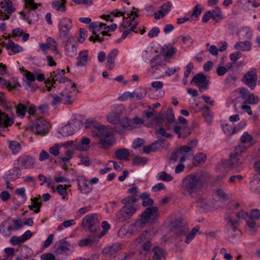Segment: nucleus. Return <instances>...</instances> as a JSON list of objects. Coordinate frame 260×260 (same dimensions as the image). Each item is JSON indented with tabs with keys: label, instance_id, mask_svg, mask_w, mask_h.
Here are the masks:
<instances>
[{
	"label": "nucleus",
	"instance_id": "obj_1",
	"mask_svg": "<svg viewBox=\"0 0 260 260\" xmlns=\"http://www.w3.org/2000/svg\"><path fill=\"white\" fill-rule=\"evenodd\" d=\"M85 127L91 129L90 133L93 137L99 138V143L101 148L107 149L113 145L114 138L113 133L106 126L96 121L87 120Z\"/></svg>",
	"mask_w": 260,
	"mask_h": 260
},
{
	"label": "nucleus",
	"instance_id": "obj_2",
	"mask_svg": "<svg viewBox=\"0 0 260 260\" xmlns=\"http://www.w3.org/2000/svg\"><path fill=\"white\" fill-rule=\"evenodd\" d=\"M159 216L158 207L147 208L141 215L140 219L132 223L128 227L129 235L133 236L139 233L147 223L152 224L156 222Z\"/></svg>",
	"mask_w": 260,
	"mask_h": 260
},
{
	"label": "nucleus",
	"instance_id": "obj_3",
	"mask_svg": "<svg viewBox=\"0 0 260 260\" xmlns=\"http://www.w3.org/2000/svg\"><path fill=\"white\" fill-rule=\"evenodd\" d=\"M203 185L204 182L201 176L195 174L186 176L182 181V188L192 198H197L198 197V193Z\"/></svg>",
	"mask_w": 260,
	"mask_h": 260
},
{
	"label": "nucleus",
	"instance_id": "obj_4",
	"mask_svg": "<svg viewBox=\"0 0 260 260\" xmlns=\"http://www.w3.org/2000/svg\"><path fill=\"white\" fill-rule=\"evenodd\" d=\"M78 90L75 83L71 82V84L59 93L61 95L62 103L64 105H71L74 102Z\"/></svg>",
	"mask_w": 260,
	"mask_h": 260
},
{
	"label": "nucleus",
	"instance_id": "obj_5",
	"mask_svg": "<svg viewBox=\"0 0 260 260\" xmlns=\"http://www.w3.org/2000/svg\"><path fill=\"white\" fill-rule=\"evenodd\" d=\"M226 230L231 240H235L237 237L241 236L242 232L239 229V221L233 219L231 216L226 218Z\"/></svg>",
	"mask_w": 260,
	"mask_h": 260
},
{
	"label": "nucleus",
	"instance_id": "obj_6",
	"mask_svg": "<svg viewBox=\"0 0 260 260\" xmlns=\"http://www.w3.org/2000/svg\"><path fill=\"white\" fill-rule=\"evenodd\" d=\"M139 208L138 205H124L116 213V219L119 222L125 221L131 218Z\"/></svg>",
	"mask_w": 260,
	"mask_h": 260
},
{
	"label": "nucleus",
	"instance_id": "obj_7",
	"mask_svg": "<svg viewBox=\"0 0 260 260\" xmlns=\"http://www.w3.org/2000/svg\"><path fill=\"white\" fill-rule=\"evenodd\" d=\"M82 225L86 230L92 233H95L99 228V221L95 214H90L83 217Z\"/></svg>",
	"mask_w": 260,
	"mask_h": 260
},
{
	"label": "nucleus",
	"instance_id": "obj_8",
	"mask_svg": "<svg viewBox=\"0 0 260 260\" xmlns=\"http://www.w3.org/2000/svg\"><path fill=\"white\" fill-rule=\"evenodd\" d=\"M243 162V159L241 158L240 154L237 151L234 154H232L230 156V158L221 161L218 165V168L221 169L223 168L236 169Z\"/></svg>",
	"mask_w": 260,
	"mask_h": 260
},
{
	"label": "nucleus",
	"instance_id": "obj_9",
	"mask_svg": "<svg viewBox=\"0 0 260 260\" xmlns=\"http://www.w3.org/2000/svg\"><path fill=\"white\" fill-rule=\"evenodd\" d=\"M72 27V22L70 19L64 18L59 23V37L63 39L73 38L70 35V30Z\"/></svg>",
	"mask_w": 260,
	"mask_h": 260
},
{
	"label": "nucleus",
	"instance_id": "obj_10",
	"mask_svg": "<svg viewBox=\"0 0 260 260\" xmlns=\"http://www.w3.org/2000/svg\"><path fill=\"white\" fill-rule=\"evenodd\" d=\"M190 83H194L199 88V91L203 92L208 89L210 81L204 74L198 73L193 77Z\"/></svg>",
	"mask_w": 260,
	"mask_h": 260
},
{
	"label": "nucleus",
	"instance_id": "obj_11",
	"mask_svg": "<svg viewBox=\"0 0 260 260\" xmlns=\"http://www.w3.org/2000/svg\"><path fill=\"white\" fill-rule=\"evenodd\" d=\"M172 231L177 236H185L188 232L187 223L183 219H178L172 223Z\"/></svg>",
	"mask_w": 260,
	"mask_h": 260
},
{
	"label": "nucleus",
	"instance_id": "obj_12",
	"mask_svg": "<svg viewBox=\"0 0 260 260\" xmlns=\"http://www.w3.org/2000/svg\"><path fill=\"white\" fill-rule=\"evenodd\" d=\"M79 122L75 120L69 121L67 124L62 126L59 130V133L63 137L72 135L79 129Z\"/></svg>",
	"mask_w": 260,
	"mask_h": 260
},
{
	"label": "nucleus",
	"instance_id": "obj_13",
	"mask_svg": "<svg viewBox=\"0 0 260 260\" xmlns=\"http://www.w3.org/2000/svg\"><path fill=\"white\" fill-rule=\"evenodd\" d=\"M135 245L141 246L144 251H148L150 250L152 245L147 234L142 233L134 241Z\"/></svg>",
	"mask_w": 260,
	"mask_h": 260
},
{
	"label": "nucleus",
	"instance_id": "obj_14",
	"mask_svg": "<svg viewBox=\"0 0 260 260\" xmlns=\"http://www.w3.org/2000/svg\"><path fill=\"white\" fill-rule=\"evenodd\" d=\"M143 123V119L137 117L133 119H129L128 117H125L120 121L121 126L125 130L135 128L138 124H141Z\"/></svg>",
	"mask_w": 260,
	"mask_h": 260
},
{
	"label": "nucleus",
	"instance_id": "obj_15",
	"mask_svg": "<svg viewBox=\"0 0 260 260\" xmlns=\"http://www.w3.org/2000/svg\"><path fill=\"white\" fill-rule=\"evenodd\" d=\"M257 76L255 70L247 72L244 76L242 81L250 89H253L256 85Z\"/></svg>",
	"mask_w": 260,
	"mask_h": 260
},
{
	"label": "nucleus",
	"instance_id": "obj_16",
	"mask_svg": "<svg viewBox=\"0 0 260 260\" xmlns=\"http://www.w3.org/2000/svg\"><path fill=\"white\" fill-rule=\"evenodd\" d=\"M18 165L24 169H30L34 167L35 161L30 155H22L17 159Z\"/></svg>",
	"mask_w": 260,
	"mask_h": 260
},
{
	"label": "nucleus",
	"instance_id": "obj_17",
	"mask_svg": "<svg viewBox=\"0 0 260 260\" xmlns=\"http://www.w3.org/2000/svg\"><path fill=\"white\" fill-rule=\"evenodd\" d=\"M150 63L151 67L149 69V72H151L152 75L156 73L158 67H161L163 71L166 69V64L162 63V59L159 55H157L152 58L150 61Z\"/></svg>",
	"mask_w": 260,
	"mask_h": 260
},
{
	"label": "nucleus",
	"instance_id": "obj_18",
	"mask_svg": "<svg viewBox=\"0 0 260 260\" xmlns=\"http://www.w3.org/2000/svg\"><path fill=\"white\" fill-rule=\"evenodd\" d=\"M32 128L36 134L43 136L48 132V124L46 121L41 119L35 122Z\"/></svg>",
	"mask_w": 260,
	"mask_h": 260
},
{
	"label": "nucleus",
	"instance_id": "obj_19",
	"mask_svg": "<svg viewBox=\"0 0 260 260\" xmlns=\"http://www.w3.org/2000/svg\"><path fill=\"white\" fill-rule=\"evenodd\" d=\"M71 244L68 243L65 239L60 240L59 241V245L54 251L56 256H59L69 251L71 247Z\"/></svg>",
	"mask_w": 260,
	"mask_h": 260
},
{
	"label": "nucleus",
	"instance_id": "obj_20",
	"mask_svg": "<svg viewBox=\"0 0 260 260\" xmlns=\"http://www.w3.org/2000/svg\"><path fill=\"white\" fill-rule=\"evenodd\" d=\"M64 70L57 69L51 74L52 77L51 81L53 83H55V81H58L60 83H64L68 81L71 82V80L64 77Z\"/></svg>",
	"mask_w": 260,
	"mask_h": 260
},
{
	"label": "nucleus",
	"instance_id": "obj_21",
	"mask_svg": "<svg viewBox=\"0 0 260 260\" xmlns=\"http://www.w3.org/2000/svg\"><path fill=\"white\" fill-rule=\"evenodd\" d=\"M122 249V244L120 243H115L110 246L105 247L103 250V252L107 256L114 255Z\"/></svg>",
	"mask_w": 260,
	"mask_h": 260
},
{
	"label": "nucleus",
	"instance_id": "obj_22",
	"mask_svg": "<svg viewBox=\"0 0 260 260\" xmlns=\"http://www.w3.org/2000/svg\"><path fill=\"white\" fill-rule=\"evenodd\" d=\"M67 41L64 46L65 52L67 55L70 57L75 56L77 52V48L75 44H72V40H74V38L66 39Z\"/></svg>",
	"mask_w": 260,
	"mask_h": 260
},
{
	"label": "nucleus",
	"instance_id": "obj_23",
	"mask_svg": "<svg viewBox=\"0 0 260 260\" xmlns=\"http://www.w3.org/2000/svg\"><path fill=\"white\" fill-rule=\"evenodd\" d=\"M171 7V4L168 2L162 5L160 8V10L157 13L154 14V18L156 19H159L162 18L166 14H167L170 11Z\"/></svg>",
	"mask_w": 260,
	"mask_h": 260
},
{
	"label": "nucleus",
	"instance_id": "obj_24",
	"mask_svg": "<svg viewBox=\"0 0 260 260\" xmlns=\"http://www.w3.org/2000/svg\"><path fill=\"white\" fill-rule=\"evenodd\" d=\"M78 186L80 191L84 194L89 193L92 189V187L87 180H81L78 181Z\"/></svg>",
	"mask_w": 260,
	"mask_h": 260
},
{
	"label": "nucleus",
	"instance_id": "obj_25",
	"mask_svg": "<svg viewBox=\"0 0 260 260\" xmlns=\"http://www.w3.org/2000/svg\"><path fill=\"white\" fill-rule=\"evenodd\" d=\"M129 156V152L126 148H120L117 149L115 152V157L120 160H128Z\"/></svg>",
	"mask_w": 260,
	"mask_h": 260
},
{
	"label": "nucleus",
	"instance_id": "obj_26",
	"mask_svg": "<svg viewBox=\"0 0 260 260\" xmlns=\"http://www.w3.org/2000/svg\"><path fill=\"white\" fill-rule=\"evenodd\" d=\"M88 53L87 51H83L79 52L77 57V66L78 67L85 66L88 61Z\"/></svg>",
	"mask_w": 260,
	"mask_h": 260
},
{
	"label": "nucleus",
	"instance_id": "obj_27",
	"mask_svg": "<svg viewBox=\"0 0 260 260\" xmlns=\"http://www.w3.org/2000/svg\"><path fill=\"white\" fill-rule=\"evenodd\" d=\"M40 199V196H39L38 197L31 199L30 201L31 204L28 206L29 208L31 210L34 211L36 213H38L40 211V207L42 206V203L38 202Z\"/></svg>",
	"mask_w": 260,
	"mask_h": 260
},
{
	"label": "nucleus",
	"instance_id": "obj_28",
	"mask_svg": "<svg viewBox=\"0 0 260 260\" xmlns=\"http://www.w3.org/2000/svg\"><path fill=\"white\" fill-rule=\"evenodd\" d=\"M8 224V221L6 220L2 222L0 225V232L2 233L4 236L8 237L12 233L13 228L11 225L9 224L7 226Z\"/></svg>",
	"mask_w": 260,
	"mask_h": 260
},
{
	"label": "nucleus",
	"instance_id": "obj_29",
	"mask_svg": "<svg viewBox=\"0 0 260 260\" xmlns=\"http://www.w3.org/2000/svg\"><path fill=\"white\" fill-rule=\"evenodd\" d=\"M152 251L154 252L152 260H160L162 258H165L166 253L161 248L155 246L153 248Z\"/></svg>",
	"mask_w": 260,
	"mask_h": 260
},
{
	"label": "nucleus",
	"instance_id": "obj_30",
	"mask_svg": "<svg viewBox=\"0 0 260 260\" xmlns=\"http://www.w3.org/2000/svg\"><path fill=\"white\" fill-rule=\"evenodd\" d=\"M139 198L142 200V205L143 207L149 206V208L152 207L153 201L150 198L149 194L147 192L142 193L139 197Z\"/></svg>",
	"mask_w": 260,
	"mask_h": 260
},
{
	"label": "nucleus",
	"instance_id": "obj_31",
	"mask_svg": "<svg viewBox=\"0 0 260 260\" xmlns=\"http://www.w3.org/2000/svg\"><path fill=\"white\" fill-rule=\"evenodd\" d=\"M143 97V95L141 93H136L135 92H125L119 98V99L122 101L126 100L128 98H136V100H139L142 99Z\"/></svg>",
	"mask_w": 260,
	"mask_h": 260
},
{
	"label": "nucleus",
	"instance_id": "obj_32",
	"mask_svg": "<svg viewBox=\"0 0 260 260\" xmlns=\"http://www.w3.org/2000/svg\"><path fill=\"white\" fill-rule=\"evenodd\" d=\"M118 51L117 49L112 50L110 53L108 55L107 64L110 70L113 69L114 67L115 59L117 56Z\"/></svg>",
	"mask_w": 260,
	"mask_h": 260
},
{
	"label": "nucleus",
	"instance_id": "obj_33",
	"mask_svg": "<svg viewBox=\"0 0 260 260\" xmlns=\"http://www.w3.org/2000/svg\"><path fill=\"white\" fill-rule=\"evenodd\" d=\"M14 123L7 114L0 111V124H3L5 127L12 125Z\"/></svg>",
	"mask_w": 260,
	"mask_h": 260
},
{
	"label": "nucleus",
	"instance_id": "obj_34",
	"mask_svg": "<svg viewBox=\"0 0 260 260\" xmlns=\"http://www.w3.org/2000/svg\"><path fill=\"white\" fill-rule=\"evenodd\" d=\"M120 117L119 113L113 112L107 115V120L111 124H117L120 122Z\"/></svg>",
	"mask_w": 260,
	"mask_h": 260
},
{
	"label": "nucleus",
	"instance_id": "obj_35",
	"mask_svg": "<svg viewBox=\"0 0 260 260\" xmlns=\"http://www.w3.org/2000/svg\"><path fill=\"white\" fill-rule=\"evenodd\" d=\"M66 0L54 1L52 3V7L57 11L64 12L66 11Z\"/></svg>",
	"mask_w": 260,
	"mask_h": 260
},
{
	"label": "nucleus",
	"instance_id": "obj_36",
	"mask_svg": "<svg viewBox=\"0 0 260 260\" xmlns=\"http://www.w3.org/2000/svg\"><path fill=\"white\" fill-rule=\"evenodd\" d=\"M139 198L136 197V195H131L123 199L121 202L124 206L137 205L134 203L138 201Z\"/></svg>",
	"mask_w": 260,
	"mask_h": 260
},
{
	"label": "nucleus",
	"instance_id": "obj_37",
	"mask_svg": "<svg viewBox=\"0 0 260 260\" xmlns=\"http://www.w3.org/2000/svg\"><path fill=\"white\" fill-rule=\"evenodd\" d=\"M9 148L13 154H18L21 149L20 144L16 141H9Z\"/></svg>",
	"mask_w": 260,
	"mask_h": 260
},
{
	"label": "nucleus",
	"instance_id": "obj_38",
	"mask_svg": "<svg viewBox=\"0 0 260 260\" xmlns=\"http://www.w3.org/2000/svg\"><path fill=\"white\" fill-rule=\"evenodd\" d=\"M234 47L236 49L248 51L251 49V45L250 43L248 41L239 42L235 44Z\"/></svg>",
	"mask_w": 260,
	"mask_h": 260
},
{
	"label": "nucleus",
	"instance_id": "obj_39",
	"mask_svg": "<svg viewBox=\"0 0 260 260\" xmlns=\"http://www.w3.org/2000/svg\"><path fill=\"white\" fill-rule=\"evenodd\" d=\"M166 119L167 121V123L166 125V127L167 129H170V123H172L175 121V116L172 108H170L168 109L166 112Z\"/></svg>",
	"mask_w": 260,
	"mask_h": 260
},
{
	"label": "nucleus",
	"instance_id": "obj_40",
	"mask_svg": "<svg viewBox=\"0 0 260 260\" xmlns=\"http://www.w3.org/2000/svg\"><path fill=\"white\" fill-rule=\"evenodd\" d=\"M200 229L199 226L197 225L194 227L190 233H187L185 236V242L187 244L189 243L194 238L197 233Z\"/></svg>",
	"mask_w": 260,
	"mask_h": 260
},
{
	"label": "nucleus",
	"instance_id": "obj_41",
	"mask_svg": "<svg viewBox=\"0 0 260 260\" xmlns=\"http://www.w3.org/2000/svg\"><path fill=\"white\" fill-rule=\"evenodd\" d=\"M240 140L242 143L248 144L249 146H251L254 144L252 136L247 132L243 133Z\"/></svg>",
	"mask_w": 260,
	"mask_h": 260
},
{
	"label": "nucleus",
	"instance_id": "obj_42",
	"mask_svg": "<svg viewBox=\"0 0 260 260\" xmlns=\"http://www.w3.org/2000/svg\"><path fill=\"white\" fill-rule=\"evenodd\" d=\"M6 48L11 49L14 53H17L22 50V48L19 45H16L12 40H9L6 44Z\"/></svg>",
	"mask_w": 260,
	"mask_h": 260
},
{
	"label": "nucleus",
	"instance_id": "obj_43",
	"mask_svg": "<svg viewBox=\"0 0 260 260\" xmlns=\"http://www.w3.org/2000/svg\"><path fill=\"white\" fill-rule=\"evenodd\" d=\"M156 178L158 180H162L167 182H170L173 180L172 176L170 174H168L165 171H162L158 173L156 175Z\"/></svg>",
	"mask_w": 260,
	"mask_h": 260
},
{
	"label": "nucleus",
	"instance_id": "obj_44",
	"mask_svg": "<svg viewBox=\"0 0 260 260\" xmlns=\"http://www.w3.org/2000/svg\"><path fill=\"white\" fill-rule=\"evenodd\" d=\"M206 155L202 153L197 154L193 159V165L194 166H200L206 160Z\"/></svg>",
	"mask_w": 260,
	"mask_h": 260
},
{
	"label": "nucleus",
	"instance_id": "obj_45",
	"mask_svg": "<svg viewBox=\"0 0 260 260\" xmlns=\"http://www.w3.org/2000/svg\"><path fill=\"white\" fill-rule=\"evenodd\" d=\"M203 116L208 123H210L212 121V113L209 110V108L207 106L203 107Z\"/></svg>",
	"mask_w": 260,
	"mask_h": 260
},
{
	"label": "nucleus",
	"instance_id": "obj_46",
	"mask_svg": "<svg viewBox=\"0 0 260 260\" xmlns=\"http://www.w3.org/2000/svg\"><path fill=\"white\" fill-rule=\"evenodd\" d=\"M46 43L47 44L49 49L54 51L55 54H58L59 52L57 50V44L55 40L52 38H48L46 40Z\"/></svg>",
	"mask_w": 260,
	"mask_h": 260
},
{
	"label": "nucleus",
	"instance_id": "obj_47",
	"mask_svg": "<svg viewBox=\"0 0 260 260\" xmlns=\"http://www.w3.org/2000/svg\"><path fill=\"white\" fill-rule=\"evenodd\" d=\"M70 185H59L57 186L56 191L62 197L63 199H64L68 195L67 191V188L70 186Z\"/></svg>",
	"mask_w": 260,
	"mask_h": 260
},
{
	"label": "nucleus",
	"instance_id": "obj_48",
	"mask_svg": "<svg viewBox=\"0 0 260 260\" xmlns=\"http://www.w3.org/2000/svg\"><path fill=\"white\" fill-rule=\"evenodd\" d=\"M159 142L157 141H155L152 143V144L150 146H146L143 147V151L144 153L146 154H149L151 152H154L158 150L157 148H154V146L158 145Z\"/></svg>",
	"mask_w": 260,
	"mask_h": 260
},
{
	"label": "nucleus",
	"instance_id": "obj_49",
	"mask_svg": "<svg viewBox=\"0 0 260 260\" xmlns=\"http://www.w3.org/2000/svg\"><path fill=\"white\" fill-rule=\"evenodd\" d=\"M216 194L223 201H226L230 199L229 194L221 188H218L216 190Z\"/></svg>",
	"mask_w": 260,
	"mask_h": 260
},
{
	"label": "nucleus",
	"instance_id": "obj_50",
	"mask_svg": "<svg viewBox=\"0 0 260 260\" xmlns=\"http://www.w3.org/2000/svg\"><path fill=\"white\" fill-rule=\"evenodd\" d=\"M105 25V24L103 23H98V22H92L90 24L89 27L90 29L92 31V34H95V31H99L103 26Z\"/></svg>",
	"mask_w": 260,
	"mask_h": 260
},
{
	"label": "nucleus",
	"instance_id": "obj_51",
	"mask_svg": "<svg viewBox=\"0 0 260 260\" xmlns=\"http://www.w3.org/2000/svg\"><path fill=\"white\" fill-rule=\"evenodd\" d=\"M196 200L198 205L201 208L203 209H206V208L208 206V204L207 201L202 198V197L199 196V193H198V197L197 198H194Z\"/></svg>",
	"mask_w": 260,
	"mask_h": 260
},
{
	"label": "nucleus",
	"instance_id": "obj_52",
	"mask_svg": "<svg viewBox=\"0 0 260 260\" xmlns=\"http://www.w3.org/2000/svg\"><path fill=\"white\" fill-rule=\"evenodd\" d=\"M26 107L22 104H19L16 107V112L18 116L23 117L26 112Z\"/></svg>",
	"mask_w": 260,
	"mask_h": 260
},
{
	"label": "nucleus",
	"instance_id": "obj_53",
	"mask_svg": "<svg viewBox=\"0 0 260 260\" xmlns=\"http://www.w3.org/2000/svg\"><path fill=\"white\" fill-rule=\"evenodd\" d=\"M156 135H157L158 138L161 137H166V138H171L172 137V135L167 133L165 129L161 127L158 128L155 132Z\"/></svg>",
	"mask_w": 260,
	"mask_h": 260
},
{
	"label": "nucleus",
	"instance_id": "obj_54",
	"mask_svg": "<svg viewBox=\"0 0 260 260\" xmlns=\"http://www.w3.org/2000/svg\"><path fill=\"white\" fill-rule=\"evenodd\" d=\"M40 6L41 4H36L34 2V0H25V8L27 9L36 10Z\"/></svg>",
	"mask_w": 260,
	"mask_h": 260
},
{
	"label": "nucleus",
	"instance_id": "obj_55",
	"mask_svg": "<svg viewBox=\"0 0 260 260\" xmlns=\"http://www.w3.org/2000/svg\"><path fill=\"white\" fill-rule=\"evenodd\" d=\"M147 162V159L144 157L136 156L132 160L133 165H144Z\"/></svg>",
	"mask_w": 260,
	"mask_h": 260
},
{
	"label": "nucleus",
	"instance_id": "obj_56",
	"mask_svg": "<svg viewBox=\"0 0 260 260\" xmlns=\"http://www.w3.org/2000/svg\"><path fill=\"white\" fill-rule=\"evenodd\" d=\"M211 13V16L214 19H217L221 17V12L220 8L216 7L215 10L209 11Z\"/></svg>",
	"mask_w": 260,
	"mask_h": 260
},
{
	"label": "nucleus",
	"instance_id": "obj_57",
	"mask_svg": "<svg viewBox=\"0 0 260 260\" xmlns=\"http://www.w3.org/2000/svg\"><path fill=\"white\" fill-rule=\"evenodd\" d=\"M181 156V151L177 150L176 151L173 152L172 154L171 157L169 159V163L170 164H174L177 161L178 157Z\"/></svg>",
	"mask_w": 260,
	"mask_h": 260
},
{
	"label": "nucleus",
	"instance_id": "obj_58",
	"mask_svg": "<svg viewBox=\"0 0 260 260\" xmlns=\"http://www.w3.org/2000/svg\"><path fill=\"white\" fill-rule=\"evenodd\" d=\"M50 95L52 98L53 100L51 104L53 106H55L59 103H62L61 95L56 94H50Z\"/></svg>",
	"mask_w": 260,
	"mask_h": 260
},
{
	"label": "nucleus",
	"instance_id": "obj_59",
	"mask_svg": "<svg viewBox=\"0 0 260 260\" xmlns=\"http://www.w3.org/2000/svg\"><path fill=\"white\" fill-rule=\"evenodd\" d=\"M159 28L157 27L152 28L148 33V36L150 38H153L158 35L159 33Z\"/></svg>",
	"mask_w": 260,
	"mask_h": 260
},
{
	"label": "nucleus",
	"instance_id": "obj_60",
	"mask_svg": "<svg viewBox=\"0 0 260 260\" xmlns=\"http://www.w3.org/2000/svg\"><path fill=\"white\" fill-rule=\"evenodd\" d=\"M11 174L12 175L14 176L15 178H19L21 175V172L20 167H13L11 170Z\"/></svg>",
	"mask_w": 260,
	"mask_h": 260
},
{
	"label": "nucleus",
	"instance_id": "obj_61",
	"mask_svg": "<svg viewBox=\"0 0 260 260\" xmlns=\"http://www.w3.org/2000/svg\"><path fill=\"white\" fill-rule=\"evenodd\" d=\"M258 102V98L257 97H255L253 94H249L247 96V99L246 102L244 103L245 104L248 103L250 104H255Z\"/></svg>",
	"mask_w": 260,
	"mask_h": 260
},
{
	"label": "nucleus",
	"instance_id": "obj_62",
	"mask_svg": "<svg viewBox=\"0 0 260 260\" xmlns=\"http://www.w3.org/2000/svg\"><path fill=\"white\" fill-rule=\"evenodd\" d=\"M127 234L129 235L128 229L123 226L120 228L118 232V236L121 238L125 237Z\"/></svg>",
	"mask_w": 260,
	"mask_h": 260
},
{
	"label": "nucleus",
	"instance_id": "obj_63",
	"mask_svg": "<svg viewBox=\"0 0 260 260\" xmlns=\"http://www.w3.org/2000/svg\"><path fill=\"white\" fill-rule=\"evenodd\" d=\"M154 121L158 124H162L164 121V114L162 112H159L153 119Z\"/></svg>",
	"mask_w": 260,
	"mask_h": 260
},
{
	"label": "nucleus",
	"instance_id": "obj_64",
	"mask_svg": "<svg viewBox=\"0 0 260 260\" xmlns=\"http://www.w3.org/2000/svg\"><path fill=\"white\" fill-rule=\"evenodd\" d=\"M145 141L143 139L137 138L135 140L133 143V148L137 149L144 144Z\"/></svg>",
	"mask_w": 260,
	"mask_h": 260
}]
</instances>
